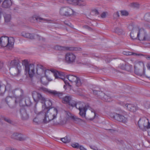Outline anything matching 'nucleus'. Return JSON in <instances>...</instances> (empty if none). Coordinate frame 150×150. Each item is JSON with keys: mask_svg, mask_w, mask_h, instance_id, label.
Segmentation results:
<instances>
[{"mask_svg": "<svg viewBox=\"0 0 150 150\" xmlns=\"http://www.w3.org/2000/svg\"><path fill=\"white\" fill-rule=\"evenodd\" d=\"M11 138L19 141H23L25 139L23 134L18 132L14 133L11 136Z\"/></svg>", "mask_w": 150, "mask_h": 150, "instance_id": "obj_17", "label": "nucleus"}, {"mask_svg": "<svg viewBox=\"0 0 150 150\" xmlns=\"http://www.w3.org/2000/svg\"><path fill=\"white\" fill-rule=\"evenodd\" d=\"M136 30L138 33V38L139 40L147 41L149 40L148 35L143 28H137L135 29L134 31Z\"/></svg>", "mask_w": 150, "mask_h": 150, "instance_id": "obj_6", "label": "nucleus"}, {"mask_svg": "<svg viewBox=\"0 0 150 150\" xmlns=\"http://www.w3.org/2000/svg\"><path fill=\"white\" fill-rule=\"evenodd\" d=\"M61 140L64 143H67L71 141V139L69 137L66 136L62 138Z\"/></svg>", "mask_w": 150, "mask_h": 150, "instance_id": "obj_35", "label": "nucleus"}, {"mask_svg": "<svg viewBox=\"0 0 150 150\" xmlns=\"http://www.w3.org/2000/svg\"><path fill=\"white\" fill-rule=\"evenodd\" d=\"M62 102L72 107H74L75 104V101L72 100L71 97L69 96H66L63 98L62 99Z\"/></svg>", "mask_w": 150, "mask_h": 150, "instance_id": "obj_13", "label": "nucleus"}, {"mask_svg": "<svg viewBox=\"0 0 150 150\" xmlns=\"http://www.w3.org/2000/svg\"><path fill=\"white\" fill-rule=\"evenodd\" d=\"M67 2L69 4H72V3L73 0H67Z\"/></svg>", "mask_w": 150, "mask_h": 150, "instance_id": "obj_58", "label": "nucleus"}, {"mask_svg": "<svg viewBox=\"0 0 150 150\" xmlns=\"http://www.w3.org/2000/svg\"><path fill=\"white\" fill-rule=\"evenodd\" d=\"M125 108L132 112H135L137 110L136 105L131 104H126L125 106Z\"/></svg>", "mask_w": 150, "mask_h": 150, "instance_id": "obj_18", "label": "nucleus"}, {"mask_svg": "<svg viewBox=\"0 0 150 150\" xmlns=\"http://www.w3.org/2000/svg\"><path fill=\"white\" fill-rule=\"evenodd\" d=\"M26 74H28L30 77H32L35 74V66L33 64H30L25 69Z\"/></svg>", "mask_w": 150, "mask_h": 150, "instance_id": "obj_14", "label": "nucleus"}, {"mask_svg": "<svg viewBox=\"0 0 150 150\" xmlns=\"http://www.w3.org/2000/svg\"><path fill=\"white\" fill-rule=\"evenodd\" d=\"M110 116L115 120L124 123H126L128 121L127 113L125 111L121 112L119 113H111Z\"/></svg>", "mask_w": 150, "mask_h": 150, "instance_id": "obj_4", "label": "nucleus"}, {"mask_svg": "<svg viewBox=\"0 0 150 150\" xmlns=\"http://www.w3.org/2000/svg\"><path fill=\"white\" fill-rule=\"evenodd\" d=\"M118 103L122 106H123L125 108V106L126 104L123 102H119Z\"/></svg>", "mask_w": 150, "mask_h": 150, "instance_id": "obj_52", "label": "nucleus"}, {"mask_svg": "<svg viewBox=\"0 0 150 150\" xmlns=\"http://www.w3.org/2000/svg\"><path fill=\"white\" fill-rule=\"evenodd\" d=\"M79 149L81 150H86V149L84 148L83 146H79Z\"/></svg>", "mask_w": 150, "mask_h": 150, "instance_id": "obj_56", "label": "nucleus"}, {"mask_svg": "<svg viewBox=\"0 0 150 150\" xmlns=\"http://www.w3.org/2000/svg\"><path fill=\"white\" fill-rule=\"evenodd\" d=\"M57 110L55 108H51L49 110L45 108L41 112L40 114L43 116V122L44 123H47L51 120H53L57 117Z\"/></svg>", "mask_w": 150, "mask_h": 150, "instance_id": "obj_2", "label": "nucleus"}, {"mask_svg": "<svg viewBox=\"0 0 150 150\" xmlns=\"http://www.w3.org/2000/svg\"><path fill=\"white\" fill-rule=\"evenodd\" d=\"M6 91V86L0 83V95H2Z\"/></svg>", "mask_w": 150, "mask_h": 150, "instance_id": "obj_30", "label": "nucleus"}, {"mask_svg": "<svg viewBox=\"0 0 150 150\" xmlns=\"http://www.w3.org/2000/svg\"><path fill=\"white\" fill-rule=\"evenodd\" d=\"M88 109H90V110H91V111L92 112H94V117H95L96 116V113L94 110H93V109L91 108L90 107L89 108H88Z\"/></svg>", "mask_w": 150, "mask_h": 150, "instance_id": "obj_57", "label": "nucleus"}, {"mask_svg": "<svg viewBox=\"0 0 150 150\" xmlns=\"http://www.w3.org/2000/svg\"><path fill=\"white\" fill-rule=\"evenodd\" d=\"M4 120L7 122L10 123L11 122V121L8 118H4Z\"/></svg>", "mask_w": 150, "mask_h": 150, "instance_id": "obj_53", "label": "nucleus"}, {"mask_svg": "<svg viewBox=\"0 0 150 150\" xmlns=\"http://www.w3.org/2000/svg\"><path fill=\"white\" fill-rule=\"evenodd\" d=\"M138 124L139 128L143 131H145L150 129V122L145 117L141 118L139 120Z\"/></svg>", "mask_w": 150, "mask_h": 150, "instance_id": "obj_5", "label": "nucleus"}, {"mask_svg": "<svg viewBox=\"0 0 150 150\" xmlns=\"http://www.w3.org/2000/svg\"><path fill=\"white\" fill-rule=\"evenodd\" d=\"M139 65V64H137L136 65L134 66V72L137 74H139L141 73V69L138 68V66Z\"/></svg>", "mask_w": 150, "mask_h": 150, "instance_id": "obj_37", "label": "nucleus"}, {"mask_svg": "<svg viewBox=\"0 0 150 150\" xmlns=\"http://www.w3.org/2000/svg\"><path fill=\"white\" fill-rule=\"evenodd\" d=\"M75 105L74 106V107H75L77 109H80L84 108L85 106L84 103L82 102H76L75 101Z\"/></svg>", "mask_w": 150, "mask_h": 150, "instance_id": "obj_25", "label": "nucleus"}, {"mask_svg": "<svg viewBox=\"0 0 150 150\" xmlns=\"http://www.w3.org/2000/svg\"><path fill=\"white\" fill-rule=\"evenodd\" d=\"M86 5L85 1L83 0H78L77 5L80 6H84Z\"/></svg>", "mask_w": 150, "mask_h": 150, "instance_id": "obj_39", "label": "nucleus"}, {"mask_svg": "<svg viewBox=\"0 0 150 150\" xmlns=\"http://www.w3.org/2000/svg\"><path fill=\"white\" fill-rule=\"evenodd\" d=\"M131 6L133 7H138L139 6V4L137 3H132L131 4Z\"/></svg>", "mask_w": 150, "mask_h": 150, "instance_id": "obj_48", "label": "nucleus"}, {"mask_svg": "<svg viewBox=\"0 0 150 150\" xmlns=\"http://www.w3.org/2000/svg\"><path fill=\"white\" fill-rule=\"evenodd\" d=\"M25 102L26 105L28 106H30L32 104L30 98L28 97L25 98Z\"/></svg>", "mask_w": 150, "mask_h": 150, "instance_id": "obj_36", "label": "nucleus"}, {"mask_svg": "<svg viewBox=\"0 0 150 150\" xmlns=\"http://www.w3.org/2000/svg\"><path fill=\"white\" fill-rule=\"evenodd\" d=\"M119 67L120 69L123 70H126L129 71L132 68L131 65H129L126 64H120Z\"/></svg>", "mask_w": 150, "mask_h": 150, "instance_id": "obj_24", "label": "nucleus"}, {"mask_svg": "<svg viewBox=\"0 0 150 150\" xmlns=\"http://www.w3.org/2000/svg\"><path fill=\"white\" fill-rule=\"evenodd\" d=\"M6 102L7 105L10 107L13 108L16 106V104L18 101L14 97L9 96L7 97L6 98Z\"/></svg>", "mask_w": 150, "mask_h": 150, "instance_id": "obj_11", "label": "nucleus"}, {"mask_svg": "<svg viewBox=\"0 0 150 150\" xmlns=\"http://www.w3.org/2000/svg\"><path fill=\"white\" fill-rule=\"evenodd\" d=\"M41 113V112L38 114L37 116L33 120V122L36 124H38L40 122V120L38 118L39 117H41L42 118H44V117L43 116H41V115H40V114Z\"/></svg>", "mask_w": 150, "mask_h": 150, "instance_id": "obj_29", "label": "nucleus"}, {"mask_svg": "<svg viewBox=\"0 0 150 150\" xmlns=\"http://www.w3.org/2000/svg\"><path fill=\"white\" fill-rule=\"evenodd\" d=\"M21 35L25 38L33 39H35V36L37 37L38 39H40V37L38 35H35L33 33H30L26 31H23L21 33Z\"/></svg>", "mask_w": 150, "mask_h": 150, "instance_id": "obj_16", "label": "nucleus"}, {"mask_svg": "<svg viewBox=\"0 0 150 150\" xmlns=\"http://www.w3.org/2000/svg\"><path fill=\"white\" fill-rule=\"evenodd\" d=\"M146 67L148 69L150 70V63H147L146 65Z\"/></svg>", "mask_w": 150, "mask_h": 150, "instance_id": "obj_59", "label": "nucleus"}, {"mask_svg": "<svg viewBox=\"0 0 150 150\" xmlns=\"http://www.w3.org/2000/svg\"><path fill=\"white\" fill-rule=\"evenodd\" d=\"M3 67V64L0 62V69H1Z\"/></svg>", "mask_w": 150, "mask_h": 150, "instance_id": "obj_60", "label": "nucleus"}, {"mask_svg": "<svg viewBox=\"0 0 150 150\" xmlns=\"http://www.w3.org/2000/svg\"><path fill=\"white\" fill-rule=\"evenodd\" d=\"M10 72L13 76H15L19 74L21 71V67L20 66L12 67L10 68Z\"/></svg>", "mask_w": 150, "mask_h": 150, "instance_id": "obj_15", "label": "nucleus"}, {"mask_svg": "<svg viewBox=\"0 0 150 150\" xmlns=\"http://www.w3.org/2000/svg\"><path fill=\"white\" fill-rule=\"evenodd\" d=\"M32 96L35 101L38 102L39 101L42 103H45L46 101V98L45 96L41 93L35 91L32 93Z\"/></svg>", "mask_w": 150, "mask_h": 150, "instance_id": "obj_8", "label": "nucleus"}, {"mask_svg": "<svg viewBox=\"0 0 150 150\" xmlns=\"http://www.w3.org/2000/svg\"><path fill=\"white\" fill-rule=\"evenodd\" d=\"M65 61L69 64H72L75 62L76 56L74 53L68 52L66 54L65 56Z\"/></svg>", "mask_w": 150, "mask_h": 150, "instance_id": "obj_12", "label": "nucleus"}, {"mask_svg": "<svg viewBox=\"0 0 150 150\" xmlns=\"http://www.w3.org/2000/svg\"><path fill=\"white\" fill-rule=\"evenodd\" d=\"M16 99L17 101L21 102L24 98L23 91L21 89H16L12 90L11 94Z\"/></svg>", "mask_w": 150, "mask_h": 150, "instance_id": "obj_7", "label": "nucleus"}, {"mask_svg": "<svg viewBox=\"0 0 150 150\" xmlns=\"http://www.w3.org/2000/svg\"><path fill=\"white\" fill-rule=\"evenodd\" d=\"M103 98L105 99V101L109 102L110 101L111 98L107 95H104L103 96Z\"/></svg>", "mask_w": 150, "mask_h": 150, "instance_id": "obj_46", "label": "nucleus"}, {"mask_svg": "<svg viewBox=\"0 0 150 150\" xmlns=\"http://www.w3.org/2000/svg\"><path fill=\"white\" fill-rule=\"evenodd\" d=\"M73 10L68 7H64L62 8L59 11V13L62 16H70L74 14Z\"/></svg>", "mask_w": 150, "mask_h": 150, "instance_id": "obj_9", "label": "nucleus"}, {"mask_svg": "<svg viewBox=\"0 0 150 150\" xmlns=\"http://www.w3.org/2000/svg\"><path fill=\"white\" fill-rule=\"evenodd\" d=\"M20 111L22 119L25 120L28 118V116L26 112V110L25 109H21Z\"/></svg>", "mask_w": 150, "mask_h": 150, "instance_id": "obj_21", "label": "nucleus"}, {"mask_svg": "<svg viewBox=\"0 0 150 150\" xmlns=\"http://www.w3.org/2000/svg\"><path fill=\"white\" fill-rule=\"evenodd\" d=\"M72 146L74 148H78L79 147V145L78 143H74L71 144Z\"/></svg>", "mask_w": 150, "mask_h": 150, "instance_id": "obj_47", "label": "nucleus"}, {"mask_svg": "<svg viewBox=\"0 0 150 150\" xmlns=\"http://www.w3.org/2000/svg\"><path fill=\"white\" fill-rule=\"evenodd\" d=\"M56 50H58L81 51V48L72 47L61 46L57 45L54 47Z\"/></svg>", "mask_w": 150, "mask_h": 150, "instance_id": "obj_10", "label": "nucleus"}, {"mask_svg": "<svg viewBox=\"0 0 150 150\" xmlns=\"http://www.w3.org/2000/svg\"><path fill=\"white\" fill-rule=\"evenodd\" d=\"M36 70L37 73L38 74V75L45 74L46 78L49 81H51L52 79L51 78L48 77L47 76V74L48 73L50 74V73L51 74L54 76L55 79H61L64 82L66 85H69V83L65 80V74L63 72L56 71L52 73L49 70H46L45 68L43 66L40 64L37 65Z\"/></svg>", "mask_w": 150, "mask_h": 150, "instance_id": "obj_1", "label": "nucleus"}, {"mask_svg": "<svg viewBox=\"0 0 150 150\" xmlns=\"http://www.w3.org/2000/svg\"><path fill=\"white\" fill-rule=\"evenodd\" d=\"M22 63L23 65L25 66V69H26L29 65L28 61L27 60L25 59L23 60L22 61Z\"/></svg>", "mask_w": 150, "mask_h": 150, "instance_id": "obj_42", "label": "nucleus"}, {"mask_svg": "<svg viewBox=\"0 0 150 150\" xmlns=\"http://www.w3.org/2000/svg\"><path fill=\"white\" fill-rule=\"evenodd\" d=\"M106 16V13L104 12L101 15V18H105Z\"/></svg>", "mask_w": 150, "mask_h": 150, "instance_id": "obj_51", "label": "nucleus"}, {"mask_svg": "<svg viewBox=\"0 0 150 150\" xmlns=\"http://www.w3.org/2000/svg\"><path fill=\"white\" fill-rule=\"evenodd\" d=\"M98 92H100L99 91H98L96 90L93 91V94L95 95H97L98 93Z\"/></svg>", "mask_w": 150, "mask_h": 150, "instance_id": "obj_55", "label": "nucleus"}, {"mask_svg": "<svg viewBox=\"0 0 150 150\" xmlns=\"http://www.w3.org/2000/svg\"><path fill=\"white\" fill-rule=\"evenodd\" d=\"M48 92L52 95L58 96L59 97H60L62 95V93H59L55 91L50 90L48 91Z\"/></svg>", "mask_w": 150, "mask_h": 150, "instance_id": "obj_28", "label": "nucleus"}, {"mask_svg": "<svg viewBox=\"0 0 150 150\" xmlns=\"http://www.w3.org/2000/svg\"><path fill=\"white\" fill-rule=\"evenodd\" d=\"M89 108V106L88 104H87L85 105L84 108L79 109V114L82 117L85 116L86 110Z\"/></svg>", "mask_w": 150, "mask_h": 150, "instance_id": "obj_19", "label": "nucleus"}, {"mask_svg": "<svg viewBox=\"0 0 150 150\" xmlns=\"http://www.w3.org/2000/svg\"><path fill=\"white\" fill-rule=\"evenodd\" d=\"M45 78H41L40 79V81L42 83L43 85H46L48 84V83L47 81H45Z\"/></svg>", "mask_w": 150, "mask_h": 150, "instance_id": "obj_45", "label": "nucleus"}, {"mask_svg": "<svg viewBox=\"0 0 150 150\" xmlns=\"http://www.w3.org/2000/svg\"><path fill=\"white\" fill-rule=\"evenodd\" d=\"M8 91L9 92V95L10 96L12 93L11 86L10 84H7L6 86V91Z\"/></svg>", "mask_w": 150, "mask_h": 150, "instance_id": "obj_34", "label": "nucleus"}, {"mask_svg": "<svg viewBox=\"0 0 150 150\" xmlns=\"http://www.w3.org/2000/svg\"><path fill=\"white\" fill-rule=\"evenodd\" d=\"M67 78L71 82H75L77 80V77L76 76L69 75L66 76Z\"/></svg>", "mask_w": 150, "mask_h": 150, "instance_id": "obj_27", "label": "nucleus"}, {"mask_svg": "<svg viewBox=\"0 0 150 150\" xmlns=\"http://www.w3.org/2000/svg\"><path fill=\"white\" fill-rule=\"evenodd\" d=\"M9 65L12 67H17L19 65L18 63V60L17 59H14L11 61V62H8Z\"/></svg>", "mask_w": 150, "mask_h": 150, "instance_id": "obj_22", "label": "nucleus"}, {"mask_svg": "<svg viewBox=\"0 0 150 150\" xmlns=\"http://www.w3.org/2000/svg\"><path fill=\"white\" fill-rule=\"evenodd\" d=\"M113 32L117 33L119 35H120L122 34V30L121 29L118 28H116L114 29Z\"/></svg>", "mask_w": 150, "mask_h": 150, "instance_id": "obj_40", "label": "nucleus"}, {"mask_svg": "<svg viewBox=\"0 0 150 150\" xmlns=\"http://www.w3.org/2000/svg\"><path fill=\"white\" fill-rule=\"evenodd\" d=\"M119 14L118 12L115 13L113 14V17L115 18H117L119 17Z\"/></svg>", "mask_w": 150, "mask_h": 150, "instance_id": "obj_49", "label": "nucleus"}, {"mask_svg": "<svg viewBox=\"0 0 150 150\" xmlns=\"http://www.w3.org/2000/svg\"><path fill=\"white\" fill-rule=\"evenodd\" d=\"M36 104H35V106H34V112H35V113L36 114H38H38L40 112H39L38 113V111H37V109H36Z\"/></svg>", "mask_w": 150, "mask_h": 150, "instance_id": "obj_50", "label": "nucleus"}, {"mask_svg": "<svg viewBox=\"0 0 150 150\" xmlns=\"http://www.w3.org/2000/svg\"><path fill=\"white\" fill-rule=\"evenodd\" d=\"M32 18L34 20H36L37 21L41 22L42 21H46L45 19L41 18L39 16L36 15L33 16Z\"/></svg>", "mask_w": 150, "mask_h": 150, "instance_id": "obj_31", "label": "nucleus"}, {"mask_svg": "<svg viewBox=\"0 0 150 150\" xmlns=\"http://www.w3.org/2000/svg\"><path fill=\"white\" fill-rule=\"evenodd\" d=\"M121 15L122 16H127L129 15L128 12L126 10H122L120 11Z\"/></svg>", "mask_w": 150, "mask_h": 150, "instance_id": "obj_43", "label": "nucleus"}, {"mask_svg": "<svg viewBox=\"0 0 150 150\" xmlns=\"http://www.w3.org/2000/svg\"><path fill=\"white\" fill-rule=\"evenodd\" d=\"M146 59L148 60H150V56L147 57Z\"/></svg>", "mask_w": 150, "mask_h": 150, "instance_id": "obj_62", "label": "nucleus"}, {"mask_svg": "<svg viewBox=\"0 0 150 150\" xmlns=\"http://www.w3.org/2000/svg\"><path fill=\"white\" fill-rule=\"evenodd\" d=\"M76 83V84L77 86H79L81 85V83L80 80L78 77L77 78V80L74 82Z\"/></svg>", "mask_w": 150, "mask_h": 150, "instance_id": "obj_44", "label": "nucleus"}, {"mask_svg": "<svg viewBox=\"0 0 150 150\" xmlns=\"http://www.w3.org/2000/svg\"><path fill=\"white\" fill-rule=\"evenodd\" d=\"M1 108V106L0 105V108Z\"/></svg>", "mask_w": 150, "mask_h": 150, "instance_id": "obj_64", "label": "nucleus"}, {"mask_svg": "<svg viewBox=\"0 0 150 150\" xmlns=\"http://www.w3.org/2000/svg\"><path fill=\"white\" fill-rule=\"evenodd\" d=\"M144 19L146 21L150 22V13H146L144 16Z\"/></svg>", "mask_w": 150, "mask_h": 150, "instance_id": "obj_32", "label": "nucleus"}, {"mask_svg": "<svg viewBox=\"0 0 150 150\" xmlns=\"http://www.w3.org/2000/svg\"><path fill=\"white\" fill-rule=\"evenodd\" d=\"M77 1L78 0H73L72 3V4L77 5Z\"/></svg>", "mask_w": 150, "mask_h": 150, "instance_id": "obj_54", "label": "nucleus"}, {"mask_svg": "<svg viewBox=\"0 0 150 150\" xmlns=\"http://www.w3.org/2000/svg\"><path fill=\"white\" fill-rule=\"evenodd\" d=\"M12 4L11 0H4L2 4V6L5 8H9L11 6Z\"/></svg>", "mask_w": 150, "mask_h": 150, "instance_id": "obj_20", "label": "nucleus"}, {"mask_svg": "<svg viewBox=\"0 0 150 150\" xmlns=\"http://www.w3.org/2000/svg\"><path fill=\"white\" fill-rule=\"evenodd\" d=\"M128 28L130 30L133 31L134 29L136 28H139L138 27L135 26L133 23H131L128 26Z\"/></svg>", "mask_w": 150, "mask_h": 150, "instance_id": "obj_41", "label": "nucleus"}, {"mask_svg": "<svg viewBox=\"0 0 150 150\" xmlns=\"http://www.w3.org/2000/svg\"><path fill=\"white\" fill-rule=\"evenodd\" d=\"M94 11L95 12V13H96V14H99V12H98V11L97 10H96V9H95L94 10Z\"/></svg>", "mask_w": 150, "mask_h": 150, "instance_id": "obj_61", "label": "nucleus"}, {"mask_svg": "<svg viewBox=\"0 0 150 150\" xmlns=\"http://www.w3.org/2000/svg\"><path fill=\"white\" fill-rule=\"evenodd\" d=\"M137 28H136L134 29L133 31H131L130 33V36L131 38L132 39H136L137 38H138L137 34L138 33L136 31L134 32V30Z\"/></svg>", "mask_w": 150, "mask_h": 150, "instance_id": "obj_26", "label": "nucleus"}, {"mask_svg": "<svg viewBox=\"0 0 150 150\" xmlns=\"http://www.w3.org/2000/svg\"><path fill=\"white\" fill-rule=\"evenodd\" d=\"M66 114L68 115L67 117L68 118L70 117L73 119L75 121H79L81 120V119L73 115H71V114L69 112H66Z\"/></svg>", "mask_w": 150, "mask_h": 150, "instance_id": "obj_23", "label": "nucleus"}, {"mask_svg": "<svg viewBox=\"0 0 150 150\" xmlns=\"http://www.w3.org/2000/svg\"><path fill=\"white\" fill-rule=\"evenodd\" d=\"M4 17L5 21L7 22H9L11 19V16L10 14H5L4 15Z\"/></svg>", "mask_w": 150, "mask_h": 150, "instance_id": "obj_38", "label": "nucleus"}, {"mask_svg": "<svg viewBox=\"0 0 150 150\" xmlns=\"http://www.w3.org/2000/svg\"><path fill=\"white\" fill-rule=\"evenodd\" d=\"M14 42L12 37L9 38L6 36H2L0 39V44L2 47H7L9 49L13 47Z\"/></svg>", "mask_w": 150, "mask_h": 150, "instance_id": "obj_3", "label": "nucleus"}, {"mask_svg": "<svg viewBox=\"0 0 150 150\" xmlns=\"http://www.w3.org/2000/svg\"><path fill=\"white\" fill-rule=\"evenodd\" d=\"M105 61L106 62H110V60H105Z\"/></svg>", "mask_w": 150, "mask_h": 150, "instance_id": "obj_63", "label": "nucleus"}, {"mask_svg": "<svg viewBox=\"0 0 150 150\" xmlns=\"http://www.w3.org/2000/svg\"><path fill=\"white\" fill-rule=\"evenodd\" d=\"M124 54L126 55H134V56H139L140 54H137L135 53L132 52H123Z\"/></svg>", "mask_w": 150, "mask_h": 150, "instance_id": "obj_33", "label": "nucleus"}]
</instances>
